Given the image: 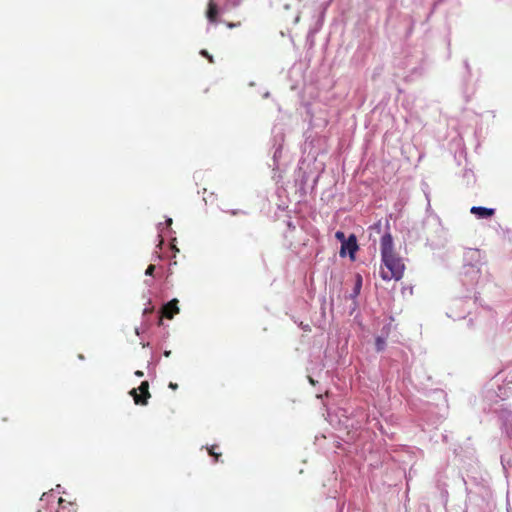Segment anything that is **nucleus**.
<instances>
[{
    "label": "nucleus",
    "instance_id": "f257e3e1",
    "mask_svg": "<svg viewBox=\"0 0 512 512\" xmlns=\"http://www.w3.org/2000/svg\"><path fill=\"white\" fill-rule=\"evenodd\" d=\"M405 265L402 259L395 254L382 257L380 275L383 280H400L403 277Z\"/></svg>",
    "mask_w": 512,
    "mask_h": 512
},
{
    "label": "nucleus",
    "instance_id": "f03ea898",
    "mask_svg": "<svg viewBox=\"0 0 512 512\" xmlns=\"http://www.w3.org/2000/svg\"><path fill=\"white\" fill-rule=\"evenodd\" d=\"M130 395L133 397L135 404L147 405L148 399L151 397L148 381H143L138 388H133Z\"/></svg>",
    "mask_w": 512,
    "mask_h": 512
},
{
    "label": "nucleus",
    "instance_id": "7ed1b4c3",
    "mask_svg": "<svg viewBox=\"0 0 512 512\" xmlns=\"http://www.w3.org/2000/svg\"><path fill=\"white\" fill-rule=\"evenodd\" d=\"M358 250L357 238L354 234H351L347 241L341 244L340 256L345 257L348 253L352 260L355 259V253Z\"/></svg>",
    "mask_w": 512,
    "mask_h": 512
},
{
    "label": "nucleus",
    "instance_id": "20e7f679",
    "mask_svg": "<svg viewBox=\"0 0 512 512\" xmlns=\"http://www.w3.org/2000/svg\"><path fill=\"white\" fill-rule=\"evenodd\" d=\"M179 313L178 300L172 299L166 303L161 309V315L159 317L158 324H162V318L172 319L175 314Z\"/></svg>",
    "mask_w": 512,
    "mask_h": 512
},
{
    "label": "nucleus",
    "instance_id": "39448f33",
    "mask_svg": "<svg viewBox=\"0 0 512 512\" xmlns=\"http://www.w3.org/2000/svg\"><path fill=\"white\" fill-rule=\"evenodd\" d=\"M380 250H381V258L388 256V255L395 254V252L393 250V239L389 232H386L382 236L381 242H380Z\"/></svg>",
    "mask_w": 512,
    "mask_h": 512
},
{
    "label": "nucleus",
    "instance_id": "423d86ee",
    "mask_svg": "<svg viewBox=\"0 0 512 512\" xmlns=\"http://www.w3.org/2000/svg\"><path fill=\"white\" fill-rule=\"evenodd\" d=\"M219 9L214 0H209L206 11V17L211 23H216L218 18Z\"/></svg>",
    "mask_w": 512,
    "mask_h": 512
},
{
    "label": "nucleus",
    "instance_id": "0eeeda50",
    "mask_svg": "<svg viewBox=\"0 0 512 512\" xmlns=\"http://www.w3.org/2000/svg\"><path fill=\"white\" fill-rule=\"evenodd\" d=\"M471 213L475 214L481 218H488V217L493 216L495 211H494V209H491V208L474 206L471 208Z\"/></svg>",
    "mask_w": 512,
    "mask_h": 512
},
{
    "label": "nucleus",
    "instance_id": "6e6552de",
    "mask_svg": "<svg viewBox=\"0 0 512 512\" xmlns=\"http://www.w3.org/2000/svg\"><path fill=\"white\" fill-rule=\"evenodd\" d=\"M386 345L385 340L382 337H377L375 340V346L377 351H382Z\"/></svg>",
    "mask_w": 512,
    "mask_h": 512
},
{
    "label": "nucleus",
    "instance_id": "1a4fd4ad",
    "mask_svg": "<svg viewBox=\"0 0 512 512\" xmlns=\"http://www.w3.org/2000/svg\"><path fill=\"white\" fill-rule=\"evenodd\" d=\"M216 448V445L211 446L210 448H208V453L210 456L214 457L215 461L217 462L221 454L216 452Z\"/></svg>",
    "mask_w": 512,
    "mask_h": 512
},
{
    "label": "nucleus",
    "instance_id": "9d476101",
    "mask_svg": "<svg viewBox=\"0 0 512 512\" xmlns=\"http://www.w3.org/2000/svg\"><path fill=\"white\" fill-rule=\"evenodd\" d=\"M335 237H336V239H337V240H339V241L341 242V244H342L343 242L347 241V239H346V237H345V234H344V232H342V231H337V232L335 233Z\"/></svg>",
    "mask_w": 512,
    "mask_h": 512
},
{
    "label": "nucleus",
    "instance_id": "9b49d317",
    "mask_svg": "<svg viewBox=\"0 0 512 512\" xmlns=\"http://www.w3.org/2000/svg\"><path fill=\"white\" fill-rule=\"evenodd\" d=\"M370 229L376 231L377 233H380L382 229L381 221L375 223L373 226L370 227Z\"/></svg>",
    "mask_w": 512,
    "mask_h": 512
},
{
    "label": "nucleus",
    "instance_id": "f8f14e48",
    "mask_svg": "<svg viewBox=\"0 0 512 512\" xmlns=\"http://www.w3.org/2000/svg\"><path fill=\"white\" fill-rule=\"evenodd\" d=\"M154 271H155V265L150 264V265L147 267V269H146V271H145V274H146V275H148V276H152V275H153V273H154Z\"/></svg>",
    "mask_w": 512,
    "mask_h": 512
},
{
    "label": "nucleus",
    "instance_id": "ddd939ff",
    "mask_svg": "<svg viewBox=\"0 0 512 512\" xmlns=\"http://www.w3.org/2000/svg\"><path fill=\"white\" fill-rule=\"evenodd\" d=\"M200 54H201L202 56L206 57L210 63H213V62H214V61H213V57H212V56H211V55H210L206 50H202V51L200 52Z\"/></svg>",
    "mask_w": 512,
    "mask_h": 512
},
{
    "label": "nucleus",
    "instance_id": "4468645a",
    "mask_svg": "<svg viewBox=\"0 0 512 512\" xmlns=\"http://www.w3.org/2000/svg\"><path fill=\"white\" fill-rule=\"evenodd\" d=\"M59 505H60V510L58 512H62L65 509L64 500L62 498H59Z\"/></svg>",
    "mask_w": 512,
    "mask_h": 512
},
{
    "label": "nucleus",
    "instance_id": "2eb2a0df",
    "mask_svg": "<svg viewBox=\"0 0 512 512\" xmlns=\"http://www.w3.org/2000/svg\"><path fill=\"white\" fill-rule=\"evenodd\" d=\"M154 310L153 307H149V308H145L144 311H143V314L146 315V314H150L152 313Z\"/></svg>",
    "mask_w": 512,
    "mask_h": 512
},
{
    "label": "nucleus",
    "instance_id": "dca6fc26",
    "mask_svg": "<svg viewBox=\"0 0 512 512\" xmlns=\"http://www.w3.org/2000/svg\"><path fill=\"white\" fill-rule=\"evenodd\" d=\"M169 388H171L172 390H176V389L178 388V384H177V383L170 382V383H169Z\"/></svg>",
    "mask_w": 512,
    "mask_h": 512
},
{
    "label": "nucleus",
    "instance_id": "f3484780",
    "mask_svg": "<svg viewBox=\"0 0 512 512\" xmlns=\"http://www.w3.org/2000/svg\"><path fill=\"white\" fill-rule=\"evenodd\" d=\"M134 374H135V376H137V377H142V376L144 375L143 371H141V370H137V371H135V373H134Z\"/></svg>",
    "mask_w": 512,
    "mask_h": 512
},
{
    "label": "nucleus",
    "instance_id": "a211bd4d",
    "mask_svg": "<svg viewBox=\"0 0 512 512\" xmlns=\"http://www.w3.org/2000/svg\"><path fill=\"white\" fill-rule=\"evenodd\" d=\"M171 355V351H165L164 356L169 357Z\"/></svg>",
    "mask_w": 512,
    "mask_h": 512
},
{
    "label": "nucleus",
    "instance_id": "6ab92c4d",
    "mask_svg": "<svg viewBox=\"0 0 512 512\" xmlns=\"http://www.w3.org/2000/svg\"><path fill=\"white\" fill-rule=\"evenodd\" d=\"M166 223H167L168 226L171 225L172 224V219L171 218L167 219Z\"/></svg>",
    "mask_w": 512,
    "mask_h": 512
},
{
    "label": "nucleus",
    "instance_id": "aec40b11",
    "mask_svg": "<svg viewBox=\"0 0 512 512\" xmlns=\"http://www.w3.org/2000/svg\"><path fill=\"white\" fill-rule=\"evenodd\" d=\"M228 27H229V28L235 27V24L229 23V24H228Z\"/></svg>",
    "mask_w": 512,
    "mask_h": 512
},
{
    "label": "nucleus",
    "instance_id": "412c9836",
    "mask_svg": "<svg viewBox=\"0 0 512 512\" xmlns=\"http://www.w3.org/2000/svg\"><path fill=\"white\" fill-rule=\"evenodd\" d=\"M358 284H359V286L361 285V277L360 276L358 277Z\"/></svg>",
    "mask_w": 512,
    "mask_h": 512
}]
</instances>
